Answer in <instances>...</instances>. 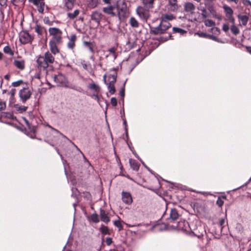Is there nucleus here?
Segmentation results:
<instances>
[{
	"instance_id": "obj_1",
	"label": "nucleus",
	"mask_w": 251,
	"mask_h": 251,
	"mask_svg": "<svg viewBox=\"0 0 251 251\" xmlns=\"http://www.w3.org/2000/svg\"><path fill=\"white\" fill-rule=\"evenodd\" d=\"M168 15L162 16L159 24L156 26L149 25L150 34L157 35L167 33V31L171 27V24L168 22V20L172 19Z\"/></svg>"
},
{
	"instance_id": "obj_2",
	"label": "nucleus",
	"mask_w": 251,
	"mask_h": 251,
	"mask_svg": "<svg viewBox=\"0 0 251 251\" xmlns=\"http://www.w3.org/2000/svg\"><path fill=\"white\" fill-rule=\"evenodd\" d=\"M55 61L54 57L49 51L45 52L44 56L39 55L37 56L36 62L38 69H43V70H46L50 64H53Z\"/></svg>"
},
{
	"instance_id": "obj_3",
	"label": "nucleus",
	"mask_w": 251,
	"mask_h": 251,
	"mask_svg": "<svg viewBox=\"0 0 251 251\" xmlns=\"http://www.w3.org/2000/svg\"><path fill=\"white\" fill-rule=\"evenodd\" d=\"M115 7L117 11L116 16H118L119 20H124L128 16L127 4L124 0L117 1Z\"/></svg>"
},
{
	"instance_id": "obj_4",
	"label": "nucleus",
	"mask_w": 251,
	"mask_h": 251,
	"mask_svg": "<svg viewBox=\"0 0 251 251\" xmlns=\"http://www.w3.org/2000/svg\"><path fill=\"white\" fill-rule=\"evenodd\" d=\"M106 75H104V80L105 83L108 86V90L110 94H114L116 92V89L114 85L115 83L117 80V73H115V74L109 75L108 76V82L106 83V80L105 79Z\"/></svg>"
},
{
	"instance_id": "obj_5",
	"label": "nucleus",
	"mask_w": 251,
	"mask_h": 251,
	"mask_svg": "<svg viewBox=\"0 0 251 251\" xmlns=\"http://www.w3.org/2000/svg\"><path fill=\"white\" fill-rule=\"evenodd\" d=\"M53 80L56 83L57 86L60 87H68L69 81L65 75L61 73L57 75H54Z\"/></svg>"
},
{
	"instance_id": "obj_6",
	"label": "nucleus",
	"mask_w": 251,
	"mask_h": 251,
	"mask_svg": "<svg viewBox=\"0 0 251 251\" xmlns=\"http://www.w3.org/2000/svg\"><path fill=\"white\" fill-rule=\"evenodd\" d=\"M62 43L60 36L52 37L49 42V46L51 53L56 54L59 52L57 45Z\"/></svg>"
},
{
	"instance_id": "obj_7",
	"label": "nucleus",
	"mask_w": 251,
	"mask_h": 251,
	"mask_svg": "<svg viewBox=\"0 0 251 251\" xmlns=\"http://www.w3.org/2000/svg\"><path fill=\"white\" fill-rule=\"evenodd\" d=\"M32 94V91L28 87H24L19 92L20 100L24 103L31 98Z\"/></svg>"
},
{
	"instance_id": "obj_8",
	"label": "nucleus",
	"mask_w": 251,
	"mask_h": 251,
	"mask_svg": "<svg viewBox=\"0 0 251 251\" xmlns=\"http://www.w3.org/2000/svg\"><path fill=\"white\" fill-rule=\"evenodd\" d=\"M34 40V37L27 31H22L19 34V40L22 44L25 45L28 43H31Z\"/></svg>"
},
{
	"instance_id": "obj_9",
	"label": "nucleus",
	"mask_w": 251,
	"mask_h": 251,
	"mask_svg": "<svg viewBox=\"0 0 251 251\" xmlns=\"http://www.w3.org/2000/svg\"><path fill=\"white\" fill-rule=\"evenodd\" d=\"M180 217V215L176 208L172 209L170 213V217L168 219V223L170 224L171 223H175L176 221L179 219Z\"/></svg>"
},
{
	"instance_id": "obj_10",
	"label": "nucleus",
	"mask_w": 251,
	"mask_h": 251,
	"mask_svg": "<svg viewBox=\"0 0 251 251\" xmlns=\"http://www.w3.org/2000/svg\"><path fill=\"white\" fill-rule=\"evenodd\" d=\"M136 11L137 14L143 20H147L149 18V12L142 6H138Z\"/></svg>"
},
{
	"instance_id": "obj_11",
	"label": "nucleus",
	"mask_w": 251,
	"mask_h": 251,
	"mask_svg": "<svg viewBox=\"0 0 251 251\" xmlns=\"http://www.w3.org/2000/svg\"><path fill=\"white\" fill-rule=\"evenodd\" d=\"M122 200L125 203L129 205L132 202V198L131 194L128 192H122Z\"/></svg>"
},
{
	"instance_id": "obj_12",
	"label": "nucleus",
	"mask_w": 251,
	"mask_h": 251,
	"mask_svg": "<svg viewBox=\"0 0 251 251\" xmlns=\"http://www.w3.org/2000/svg\"><path fill=\"white\" fill-rule=\"evenodd\" d=\"M29 131H27L25 127L24 130H25V133L30 138L32 139L36 138V126H33L31 124L27 126Z\"/></svg>"
},
{
	"instance_id": "obj_13",
	"label": "nucleus",
	"mask_w": 251,
	"mask_h": 251,
	"mask_svg": "<svg viewBox=\"0 0 251 251\" xmlns=\"http://www.w3.org/2000/svg\"><path fill=\"white\" fill-rule=\"evenodd\" d=\"M183 9L185 12L193 14L195 10V6L193 3L190 1H186L184 3Z\"/></svg>"
},
{
	"instance_id": "obj_14",
	"label": "nucleus",
	"mask_w": 251,
	"mask_h": 251,
	"mask_svg": "<svg viewBox=\"0 0 251 251\" xmlns=\"http://www.w3.org/2000/svg\"><path fill=\"white\" fill-rule=\"evenodd\" d=\"M49 32L50 35L53 36L52 37L60 36L61 40L62 39V31L56 27H50L49 29Z\"/></svg>"
},
{
	"instance_id": "obj_15",
	"label": "nucleus",
	"mask_w": 251,
	"mask_h": 251,
	"mask_svg": "<svg viewBox=\"0 0 251 251\" xmlns=\"http://www.w3.org/2000/svg\"><path fill=\"white\" fill-rule=\"evenodd\" d=\"M115 6L110 5L108 6L104 7L102 8V11L106 14L109 15L112 17L116 16V13L114 12Z\"/></svg>"
},
{
	"instance_id": "obj_16",
	"label": "nucleus",
	"mask_w": 251,
	"mask_h": 251,
	"mask_svg": "<svg viewBox=\"0 0 251 251\" xmlns=\"http://www.w3.org/2000/svg\"><path fill=\"white\" fill-rule=\"evenodd\" d=\"M72 196L75 198L76 201L73 204L74 206L75 207L77 205V203L79 202V199L80 198V193L76 188H72Z\"/></svg>"
},
{
	"instance_id": "obj_17",
	"label": "nucleus",
	"mask_w": 251,
	"mask_h": 251,
	"mask_svg": "<svg viewBox=\"0 0 251 251\" xmlns=\"http://www.w3.org/2000/svg\"><path fill=\"white\" fill-rule=\"evenodd\" d=\"M100 217L101 221L107 224L110 221V218L108 216V213L101 208H100Z\"/></svg>"
},
{
	"instance_id": "obj_18",
	"label": "nucleus",
	"mask_w": 251,
	"mask_h": 251,
	"mask_svg": "<svg viewBox=\"0 0 251 251\" xmlns=\"http://www.w3.org/2000/svg\"><path fill=\"white\" fill-rule=\"evenodd\" d=\"M129 163L131 168L135 171H138L140 166V164L135 159H129Z\"/></svg>"
},
{
	"instance_id": "obj_19",
	"label": "nucleus",
	"mask_w": 251,
	"mask_h": 251,
	"mask_svg": "<svg viewBox=\"0 0 251 251\" xmlns=\"http://www.w3.org/2000/svg\"><path fill=\"white\" fill-rule=\"evenodd\" d=\"M188 224V223L185 221H179L177 222L175 225H172V228L174 229H176L177 230H183L184 229V226H185V224Z\"/></svg>"
},
{
	"instance_id": "obj_20",
	"label": "nucleus",
	"mask_w": 251,
	"mask_h": 251,
	"mask_svg": "<svg viewBox=\"0 0 251 251\" xmlns=\"http://www.w3.org/2000/svg\"><path fill=\"white\" fill-rule=\"evenodd\" d=\"M13 64L18 69L21 70H23L25 68V61L24 60H15Z\"/></svg>"
},
{
	"instance_id": "obj_21",
	"label": "nucleus",
	"mask_w": 251,
	"mask_h": 251,
	"mask_svg": "<svg viewBox=\"0 0 251 251\" xmlns=\"http://www.w3.org/2000/svg\"><path fill=\"white\" fill-rule=\"evenodd\" d=\"M0 117L1 118H7L17 121L16 117L13 115L12 112L11 113L2 112L0 113Z\"/></svg>"
},
{
	"instance_id": "obj_22",
	"label": "nucleus",
	"mask_w": 251,
	"mask_h": 251,
	"mask_svg": "<svg viewBox=\"0 0 251 251\" xmlns=\"http://www.w3.org/2000/svg\"><path fill=\"white\" fill-rule=\"evenodd\" d=\"M192 232L195 236L201 239L203 236V233L205 232V231L201 227H200L199 229H196Z\"/></svg>"
},
{
	"instance_id": "obj_23",
	"label": "nucleus",
	"mask_w": 251,
	"mask_h": 251,
	"mask_svg": "<svg viewBox=\"0 0 251 251\" xmlns=\"http://www.w3.org/2000/svg\"><path fill=\"white\" fill-rule=\"evenodd\" d=\"M155 0H143L144 6L148 9H152L154 7Z\"/></svg>"
},
{
	"instance_id": "obj_24",
	"label": "nucleus",
	"mask_w": 251,
	"mask_h": 251,
	"mask_svg": "<svg viewBox=\"0 0 251 251\" xmlns=\"http://www.w3.org/2000/svg\"><path fill=\"white\" fill-rule=\"evenodd\" d=\"M199 35L201 37L209 38L210 39H211L213 41H216L218 42H220L219 39L217 37H216L213 35L208 34H207L206 33H203V32H201V33L199 34Z\"/></svg>"
},
{
	"instance_id": "obj_25",
	"label": "nucleus",
	"mask_w": 251,
	"mask_h": 251,
	"mask_svg": "<svg viewBox=\"0 0 251 251\" xmlns=\"http://www.w3.org/2000/svg\"><path fill=\"white\" fill-rule=\"evenodd\" d=\"M35 31L39 35H42L43 34V31H45L47 33V30L44 27L40 25L36 24L35 27Z\"/></svg>"
},
{
	"instance_id": "obj_26",
	"label": "nucleus",
	"mask_w": 251,
	"mask_h": 251,
	"mask_svg": "<svg viewBox=\"0 0 251 251\" xmlns=\"http://www.w3.org/2000/svg\"><path fill=\"white\" fill-rule=\"evenodd\" d=\"M76 40V36L75 34H72L71 36L70 40L68 43L69 48L73 49L75 46V42Z\"/></svg>"
},
{
	"instance_id": "obj_27",
	"label": "nucleus",
	"mask_w": 251,
	"mask_h": 251,
	"mask_svg": "<svg viewBox=\"0 0 251 251\" xmlns=\"http://www.w3.org/2000/svg\"><path fill=\"white\" fill-rule=\"evenodd\" d=\"M84 198L86 200L90 201V207L91 209H94L93 203H92V197L91 194L88 192H84Z\"/></svg>"
},
{
	"instance_id": "obj_28",
	"label": "nucleus",
	"mask_w": 251,
	"mask_h": 251,
	"mask_svg": "<svg viewBox=\"0 0 251 251\" xmlns=\"http://www.w3.org/2000/svg\"><path fill=\"white\" fill-rule=\"evenodd\" d=\"M129 23L130 26L133 28H137L139 26V24L137 20L133 17H130Z\"/></svg>"
},
{
	"instance_id": "obj_29",
	"label": "nucleus",
	"mask_w": 251,
	"mask_h": 251,
	"mask_svg": "<svg viewBox=\"0 0 251 251\" xmlns=\"http://www.w3.org/2000/svg\"><path fill=\"white\" fill-rule=\"evenodd\" d=\"M88 80H91V83H89L88 84L87 88L89 89L92 90V93L91 94H89L88 92H87V94L88 95H90V96L93 97V96H94V82L92 79H87V81H88Z\"/></svg>"
},
{
	"instance_id": "obj_30",
	"label": "nucleus",
	"mask_w": 251,
	"mask_h": 251,
	"mask_svg": "<svg viewBox=\"0 0 251 251\" xmlns=\"http://www.w3.org/2000/svg\"><path fill=\"white\" fill-rule=\"evenodd\" d=\"M172 35L171 33H168L167 36H160L158 39V41L160 43H164L169 39H172Z\"/></svg>"
},
{
	"instance_id": "obj_31",
	"label": "nucleus",
	"mask_w": 251,
	"mask_h": 251,
	"mask_svg": "<svg viewBox=\"0 0 251 251\" xmlns=\"http://www.w3.org/2000/svg\"><path fill=\"white\" fill-rule=\"evenodd\" d=\"M14 107L16 109V110L19 111V113H22L26 111L28 108L27 106H20L18 104H15L14 105Z\"/></svg>"
},
{
	"instance_id": "obj_32",
	"label": "nucleus",
	"mask_w": 251,
	"mask_h": 251,
	"mask_svg": "<svg viewBox=\"0 0 251 251\" xmlns=\"http://www.w3.org/2000/svg\"><path fill=\"white\" fill-rule=\"evenodd\" d=\"M26 0H11V3L15 6H19L20 5L24 6Z\"/></svg>"
},
{
	"instance_id": "obj_33",
	"label": "nucleus",
	"mask_w": 251,
	"mask_h": 251,
	"mask_svg": "<svg viewBox=\"0 0 251 251\" xmlns=\"http://www.w3.org/2000/svg\"><path fill=\"white\" fill-rule=\"evenodd\" d=\"M83 44L86 48L88 49L92 52L94 51L93 48H94V45H93V42H91L90 41H84L83 42Z\"/></svg>"
},
{
	"instance_id": "obj_34",
	"label": "nucleus",
	"mask_w": 251,
	"mask_h": 251,
	"mask_svg": "<svg viewBox=\"0 0 251 251\" xmlns=\"http://www.w3.org/2000/svg\"><path fill=\"white\" fill-rule=\"evenodd\" d=\"M238 19L241 21L242 24L243 25H246L247 24L248 21V17L246 15H241L239 14L238 15Z\"/></svg>"
},
{
	"instance_id": "obj_35",
	"label": "nucleus",
	"mask_w": 251,
	"mask_h": 251,
	"mask_svg": "<svg viewBox=\"0 0 251 251\" xmlns=\"http://www.w3.org/2000/svg\"><path fill=\"white\" fill-rule=\"evenodd\" d=\"M173 33H179L180 35H183L187 33V31L181 28L174 27L173 28Z\"/></svg>"
},
{
	"instance_id": "obj_36",
	"label": "nucleus",
	"mask_w": 251,
	"mask_h": 251,
	"mask_svg": "<svg viewBox=\"0 0 251 251\" xmlns=\"http://www.w3.org/2000/svg\"><path fill=\"white\" fill-rule=\"evenodd\" d=\"M79 14V10L78 9H76L74 11L73 13H68L67 16L70 19L73 20L75 18H76L78 15Z\"/></svg>"
},
{
	"instance_id": "obj_37",
	"label": "nucleus",
	"mask_w": 251,
	"mask_h": 251,
	"mask_svg": "<svg viewBox=\"0 0 251 251\" xmlns=\"http://www.w3.org/2000/svg\"><path fill=\"white\" fill-rule=\"evenodd\" d=\"M223 8L226 13V17L233 15V11L230 7L226 5L223 6Z\"/></svg>"
},
{
	"instance_id": "obj_38",
	"label": "nucleus",
	"mask_w": 251,
	"mask_h": 251,
	"mask_svg": "<svg viewBox=\"0 0 251 251\" xmlns=\"http://www.w3.org/2000/svg\"><path fill=\"white\" fill-rule=\"evenodd\" d=\"M75 0H67L65 3V6L67 10H72L74 6V2Z\"/></svg>"
},
{
	"instance_id": "obj_39",
	"label": "nucleus",
	"mask_w": 251,
	"mask_h": 251,
	"mask_svg": "<svg viewBox=\"0 0 251 251\" xmlns=\"http://www.w3.org/2000/svg\"><path fill=\"white\" fill-rule=\"evenodd\" d=\"M140 161L143 164V165L152 174L155 176V177L159 176V178H160L162 180H164L161 176H159L157 174H156L152 170H151L149 167H148L145 162L141 159H140Z\"/></svg>"
},
{
	"instance_id": "obj_40",
	"label": "nucleus",
	"mask_w": 251,
	"mask_h": 251,
	"mask_svg": "<svg viewBox=\"0 0 251 251\" xmlns=\"http://www.w3.org/2000/svg\"><path fill=\"white\" fill-rule=\"evenodd\" d=\"M3 52L6 54L10 55L11 56H13L14 55V51L9 46H6L3 48Z\"/></svg>"
},
{
	"instance_id": "obj_41",
	"label": "nucleus",
	"mask_w": 251,
	"mask_h": 251,
	"mask_svg": "<svg viewBox=\"0 0 251 251\" xmlns=\"http://www.w3.org/2000/svg\"><path fill=\"white\" fill-rule=\"evenodd\" d=\"M45 5V3L44 1H40L39 2L38 7V10L39 13L43 14L44 11V7Z\"/></svg>"
},
{
	"instance_id": "obj_42",
	"label": "nucleus",
	"mask_w": 251,
	"mask_h": 251,
	"mask_svg": "<svg viewBox=\"0 0 251 251\" xmlns=\"http://www.w3.org/2000/svg\"><path fill=\"white\" fill-rule=\"evenodd\" d=\"M127 80H126L123 83V87H122V88L121 89L120 91V96L122 97V100H123V102L124 103V97H125V85H126V82Z\"/></svg>"
},
{
	"instance_id": "obj_43",
	"label": "nucleus",
	"mask_w": 251,
	"mask_h": 251,
	"mask_svg": "<svg viewBox=\"0 0 251 251\" xmlns=\"http://www.w3.org/2000/svg\"><path fill=\"white\" fill-rule=\"evenodd\" d=\"M84 214L86 215L87 220L90 222V223H94V213L91 214L90 215H89L87 213V212L85 210L84 211Z\"/></svg>"
},
{
	"instance_id": "obj_44",
	"label": "nucleus",
	"mask_w": 251,
	"mask_h": 251,
	"mask_svg": "<svg viewBox=\"0 0 251 251\" xmlns=\"http://www.w3.org/2000/svg\"><path fill=\"white\" fill-rule=\"evenodd\" d=\"M126 46L127 47V48L129 49V50H131V49H133L134 48H135L136 47V46H137V44L135 42H130L129 41H128L127 43H126Z\"/></svg>"
},
{
	"instance_id": "obj_45",
	"label": "nucleus",
	"mask_w": 251,
	"mask_h": 251,
	"mask_svg": "<svg viewBox=\"0 0 251 251\" xmlns=\"http://www.w3.org/2000/svg\"><path fill=\"white\" fill-rule=\"evenodd\" d=\"M82 66L84 69L87 70L90 73L92 72V68L90 64L84 63H82Z\"/></svg>"
},
{
	"instance_id": "obj_46",
	"label": "nucleus",
	"mask_w": 251,
	"mask_h": 251,
	"mask_svg": "<svg viewBox=\"0 0 251 251\" xmlns=\"http://www.w3.org/2000/svg\"><path fill=\"white\" fill-rule=\"evenodd\" d=\"M100 232L103 234H109V230L107 226H101L100 228Z\"/></svg>"
},
{
	"instance_id": "obj_47",
	"label": "nucleus",
	"mask_w": 251,
	"mask_h": 251,
	"mask_svg": "<svg viewBox=\"0 0 251 251\" xmlns=\"http://www.w3.org/2000/svg\"><path fill=\"white\" fill-rule=\"evenodd\" d=\"M204 24L206 26H212L215 25L214 21L210 19H207L204 21Z\"/></svg>"
},
{
	"instance_id": "obj_48",
	"label": "nucleus",
	"mask_w": 251,
	"mask_h": 251,
	"mask_svg": "<svg viewBox=\"0 0 251 251\" xmlns=\"http://www.w3.org/2000/svg\"><path fill=\"white\" fill-rule=\"evenodd\" d=\"M231 31L234 35H237L239 33L238 28L235 25H232L231 27Z\"/></svg>"
},
{
	"instance_id": "obj_49",
	"label": "nucleus",
	"mask_w": 251,
	"mask_h": 251,
	"mask_svg": "<svg viewBox=\"0 0 251 251\" xmlns=\"http://www.w3.org/2000/svg\"><path fill=\"white\" fill-rule=\"evenodd\" d=\"M114 225L119 228V230H121L123 229V226L121 222L119 220L115 221L114 222Z\"/></svg>"
},
{
	"instance_id": "obj_50",
	"label": "nucleus",
	"mask_w": 251,
	"mask_h": 251,
	"mask_svg": "<svg viewBox=\"0 0 251 251\" xmlns=\"http://www.w3.org/2000/svg\"><path fill=\"white\" fill-rule=\"evenodd\" d=\"M43 21L45 24L48 25H52L54 22L53 21H50L48 17H44V18L43 19Z\"/></svg>"
},
{
	"instance_id": "obj_51",
	"label": "nucleus",
	"mask_w": 251,
	"mask_h": 251,
	"mask_svg": "<svg viewBox=\"0 0 251 251\" xmlns=\"http://www.w3.org/2000/svg\"><path fill=\"white\" fill-rule=\"evenodd\" d=\"M24 83H25V82H24V81L23 80H19L17 81L13 82L12 83V86L13 87H18V86H20L21 85L23 84Z\"/></svg>"
},
{
	"instance_id": "obj_52",
	"label": "nucleus",
	"mask_w": 251,
	"mask_h": 251,
	"mask_svg": "<svg viewBox=\"0 0 251 251\" xmlns=\"http://www.w3.org/2000/svg\"><path fill=\"white\" fill-rule=\"evenodd\" d=\"M115 248L113 249H110L109 251H125L124 249L121 246H114Z\"/></svg>"
},
{
	"instance_id": "obj_53",
	"label": "nucleus",
	"mask_w": 251,
	"mask_h": 251,
	"mask_svg": "<svg viewBox=\"0 0 251 251\" xmlns=\"http://www.w3.org/2000/svg\"><path fill=\"white\" fill-rule=\"evenodd\" d=\"M121 117H122V118L123 121V124H124V126H125V130H127V125L126 119L125 118V112H124V111H123V114L121 116Z\"/></svg>"
},
{
	"instance_id": "obj_54",
	"label": "nucleus",
	"mask_w": 251,
	"mask_h": 251,
	"mask_svg": "<svg viewBox=\"0 0 251 251\" xmlns=\"http://www.w3.org/2000/svg\"><path fill=\"white\" fill-rule=\"evenodd\" d=\"M224 203V201L223 200L221 199V198H218L216 201V204L219 207H221Z\"/></svg>"
},
{
	"instance_id": "obj_55",
	"label": "nucleus",
	"mask_w": 251,
	"mask_h": 251,
	"mask_svg": "<svg viewBox=\"0 0 251 251\" xmlns=\"http://www.w3.org/2000/svg\"><path fill=\"white\" fill-rule=\"evenodd\" d=\"M6 108V103L5 101H0V111Z\"/></svg>"
},
{
	"instance_id": "obj_56",
	"label": "nucleus",
	"mask_w": 251,
	"mask_h": 251,
	"mask_svg": "<svg viewBox=\"0 0 251 251\" xmlns=\"http://www.w3.org/2000/svg\"><path fill=\"white\" fill-rule=\"evenodd\" d=\"M95 22H97V23H98V24H99V21L98 19H97L96 18V16H98L100 17V19H101L103 17V15L102 14L99 13L97 11H95Z\"/></svg>"
},
{
	"instance_id": "obj_57",
	"label": "nucleus",
	"mask_w": 251,
	"mask_h": 251,
	"mask_svg": "<svg viewBox=\"0 0 251 251\" xmlns=\"http://www.w3.org/2000/svg\"><path fill=\"white\" fill-rule=\"evenodd\" d=\"M111 104L113 106H116L117 104V100L116 98L113 97L110 100Z\"/></svg>"
},
{
	"instance_id": "obj_58",
	"label": "nucleus",
	"mask_w": 251,
	"mask_h": 251,
	"mask_svg": "<svg viewBox=\"0 0 251 251\" xmlns=\"http://www.w3.org/2000/svg\"><path fill=\"white\" fill-rule=\"evenodd\" d=\"M211 29L214 30L213 32L215 34L219 35L220 33V29L217 27H213Z\"/></svg>"
},
{
	"instance_id": "obj_59",
	"label": "nucleus",
	"mask_w": 251,
	"mask_h": 251,
	"mask_svg": "<svg viewBox=\"0 0 251 251\" xmlns=\"http://www.w3.org/2000/svg\"><path fill=\"white\" fill-rule=\"evenodd\" d=\"M105 242L107 245L110 246L113 242L112 239L111 237L106 238Z\"/></svg>"
},
{
	"instance_id": "obj_60",
	"label": "nucleus",
	"mask_w": 251,
	"mask_h": 251,
	"mask_svg": "<svg viewBox=\"0 0 251 251\" xmlns=\"http://www.w3.org/2000/svg\"><path fill=\"white\" fill-rule=\"evenodd\" d=\"M225 223V220L224 218L220 219L219 220V226L221 227V230L224 227V225Z\"/></svg>"
},
{
	"instance_id": "obj_61",
	"label": "nucleus",
	"mask_w": 251,
	"mask_h": 251,
	"mask_svg": "<svg viewBox=\"0 0 251 251\" xmlns=\"http://www.w3.org/2000/svg\"><path fill=\"white\" fill-rule=\"evenodd\" d=\"M227 17L228 18V20L233 24V25H234L235 19L234 17L232 16V15L227 16Z\"/></svg>"
},
{
	"instance_id": "obj_62",
	"label": "nucleus",
	"mask_w": 251,
	"mask_h": 251,
	"mask_svg": "<svg viewBox=\"0 0 251 251\" xmlns=\"http://www.w3.org/2000/svg\"><path fill=\"white\" fill-rule=\"evenodd\" d=\"M229 29V26L227 24H224L223 25V30L227 32Z\"/></svg>"
},
{
	"instance_id": "obj_63",
	"label": "nucleus",
	"mask_w": 251,
	"mask_h": 251,
	"mask_svg": "<svg viewBox=\"0 0 251 251\" xmlns=\"http://www.w3.org/2000/svg\"><path fill=\"white\" fill-rule=\"evenodd\" d=\"M7 0H0V5L1 6H4L7 5Z\"/></svg>"
},
{
	"instance_id": "obj_64",
	"label": "nucleus",
	"mask_w": 251,
	"mask_h": 251,
	"mask_svg": "<svg viewBox=\"0 0 251 251\" xmlns=\"http://www.w3.org/2000/svg\"><path fill=\"white\" fill-rule=\"evenodd\" d=\"M109 51L115 56L116 49L115 47H112L109 49Z\"/></svg>"
}]
</instances>
